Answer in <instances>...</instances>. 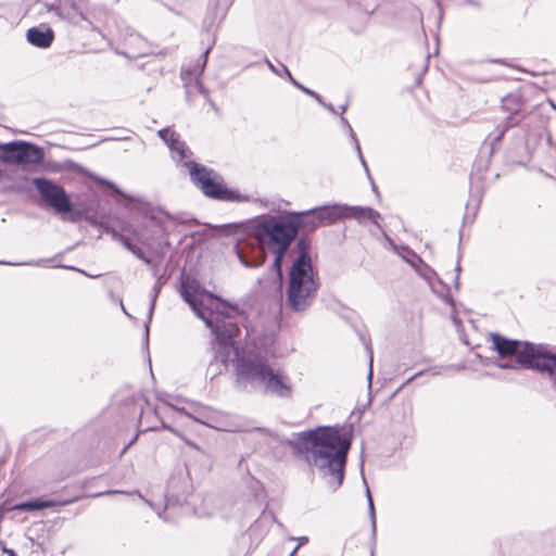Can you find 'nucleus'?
Listing matches in <instances>:
<instances>
[{
    "mask_svg": "<svg viewBox=\"0 0 556 556\" xmlns=\"http://www.w3.org/2000/svg\"><path fill=\"white\" fill-rule=\"evenodd\" d=\"M341 220L340 204L324 205L305 212L295 213L290 218L268 216L254 226L256 247L238 243L236 252L245 267H258L265 262L266 250L275 254L273 267L280 273L281 262L299 229L313 231L320 226L332 225Z\"/></svg>",
    "mask_w": 556,
    "mask_h": 556,
    "instance_id": "obj_1",
    "label": "nucleus"
},
{
    "mask_svg": "<svg viewBox=\"0 0 556 556\" xmlns=\"http://www.w3.org/2000/svg\"><path fill=\"white\" fill-rule=\"evenodd\" d=\"M351 433L340 426H323L296 434L293 447L306 464L317 470L320 479L332 491L344 480Z\"/></svg>",
    "mask_w": 556,
    "mask_h": 556,
    "instance_id": "obj_2",
    "label": "nucleus"
},
{
    "mask_svg": "<svg viewBox=\"0 0 556 556\" xmlns=\"http://www.w3.org/2000/svg\"><path fill=\"white\" fill-rule=\"evenodd\" d=\"M179 292L195 315L211 329L215 337L216 356L226 365L232 354V339L239 332V327L235 321L238 307L222 301L212 293H206L207 302L205 303L199 299L197 287L189 281L181 282Z\"/></svg>",
    "mask_w": 556,
    "mask_h": 556,
    "instance_id": "obj_3",
    "label": "nucleus"
},
{
    "mask_svg": "<svg viewBox=\"0 0 556 556\" xmlns=\"http://www.w3.org/2000/svg\"><path fill=\"white\" fill-rule=\"evenodd\" d=\"M235 371L237 384L244 391H261L266 395L290 399L293 395V383L288 374L280 367L271 366L267 352L254 348L241 351L235 349Z\"/></svg>",
    "mask_w": 556,
    "mask_h": 556,
    "instance_id": "obj_4",
    "label": "nucleus"
},
{
    "mask_svg": "<svg viewBox=\"0 0 556 556\" xmlns=\"http://www.w3.org/2000/svg\"><path fill=\"white\" fill-rule=\"evenodd\" d=\"M159 136L169 148L173 160L189 169L192 182L205 195L218 200H239V195L235 191L228 190L224 186L223 179L217 173L189 160L191 152L175 131L163 128L159 130Z\"/></svg>",
    "mask_w": 556,
    "mask_h": 556,
    "instance_id": "obj_5",
    "label": "nucleus"
},
{
    "mask_svg": "<svg viewBox=\"0 0 556 556\" xmlns=\"http://www.w3.org/2000/svg\"><path fill=\"white\" fill-rule=\"evenodd\" d=\"M491 341L502 358L514 356L520 367L546 374L556 388V354L547 345L510 340L497 333H491Z\"/></svg>",
    "mask_w": 556,
    "mask_h": 556,
    "instance_id": "obj_6",
    "label": "nucleus"
},
{
    "mask_svg": "<svg viewBox=\"0 0 556 556\" xmlns=\"http://www.w3.org/2000/svg\"><path fill=\"white\" fill-rule=\"evenodd\" d=\"M304 256L296 257L289 271L287 304L295 312L306 309L313 302L319 287L313 265Z\"/></svg>",
    "mask_w": 556,
    "mask_h": 556,
    "instance_id": "obj_7",
    "label": "nucleus"
},
{
    "mask_svg": "<svg viewBox=\"0 0 556 556\" xmlns=\"http://www.w3.org/2000/svg\"><path fill=\"white\" fill-rule=\"evenodd\" d=\"M45 160L43 149L28 141L0 143V161L22 167L37 166Z\"/></svg>",
    "mask_w": 556,
    "mask_h": 556,
    "instance_id": "obj_8",
    "label": "nucleus"
},
{
    "mask_svg": "<svg viewBox=\"0 0 556 556\" xmlns=\"http://www.w3.org/2000/svg\"><path fill=\"white\" fill-rule=\"evenodd\" d=\"M169 410L178 413L184 412V408H180L176 404L165 400H162L161 404L154 407L147 404V406L141 409V415L139 419L140 427L142 428L141 431L147 432L166 429L173 432L174 434H178V431L172 428L165 421V418L167 417Z\"/></svg>",
    "mask_w": 556,
    "mask_h": 556,
    "instance_id": "obj_9",
    "label": "nucleus"
},
{
    "mask_svg": "<svg viewBox=\"0 0 556 556\" xmlns=\"http://www.w3.org/2000/svg\"><path fill=\"white\" fill-rule=\"evenodd\" d=\"M34 185L41 199L55 212L67 213L71 211V201L61 186L46 178H35Z\"/></svg>",
    "mask_w": 556,
    "mask_h": 556,
    "instance_id": "obj_10",
    "label": "nucleus"
},
{
    "mask_svg": "<svg viewBox=\"0 0 556 556\" xmlns=\"http://www.w3.org/2000/svg\"><path fill=\"white\" fill-rule=\"evenodd\" d=\"M207 53L208 49L204 52V59L200 64L194 65L192 68H186L181 71V80L184 83L187 99H190L197 92L207 97V91L200 81V77L206 64Z\"/></svg>",
    "mask_w": 556,
    "mask_h": 556,
    "instance_id": "obj_11",
    "label": "nucleus"
},
{
    "mask_svg": "<svg viewBox=\"0 0 556 556\" xmlns=\"http://www.w3.org/2000/svg\"><path fill=\"white\" fill-rule=\"evenodd\" d=\"M341 208V219L353 218L359 223L368 219L371 220L375 225H378V219L380 218V213L371 207L367 206H350L346 204H340Z\"/></svg>",
    "mask_w": 556,
    "mask_h": 556,
    "instance_id": "obj_12",
    "label": "nucleus"
},
{
    "mask_svg": "<svg viewBox=\"0 0 556 556\" xmlns=\"http://www.w3.org/2000/svg\"><path fill=\"white\" fill-rule=\"evenodd\" d=\"M179 414H185L188 417L192 418L197 422H200L204 426H207L213 429L223 430L222 415L208 407H199L194 410L193 414L184 412H178Z\"/></svg>",
    "mask_w": 556,
    "mask_h": 556,
    "instance_id": "obj_13",
    "label": "nucleus"
},
{
    "mask_svg": "<svg viewBox=\"0 0 556 556\" xmlns=\"http://www.w3.org/2000/svg\"><path fill=\"white\" fill-rule=\"evenodd\" d=\"M147 217L159 226L165 235H168L173 227L181 223L178 216H174L161 208H151Z\"/></svg>",
    "mask_w": 556,
    "mask_h": 556,
    "instance_id": "obj_14",
    "label": "nucleus"
},
{
    "mask_svg": "<svg viewBox=\"0 0 556 556\" xmlns=\"http://www.w3.org/2000/svg\"><path fill=\"white\" fill-rule=\"evenodd\" d=\"M26 38L28 42L38 48H48L54 39V33L50 28L40 29L33 27L27 30Z\"/></svg>",
    "mask_w": 556,
    "mask_h": 556,
    "instance_id": "obj_15",
    "label": "nucleus"
},
{
    "mask_svg": "<svg viewBox=\"0 0 556 556\" xmlns=\"http://www.w3.org/2000/svg\"><path fill=\"white\" fill-rule=\"evenodd\" d=\"M125 43L127 47V50L125 51V54L129 58H139L142 55H146L149 52L148 43L147 41L138 34H130L126 39Z\"/></svg>",
    "mask_w": 556,
    "mask_h": 556,
    "instance_id": "obj_16",
    "label": "nucleus"
},
{
    "mask_svg": "<svg viewBox=\"0 0 556 556\" xmlns=\"http://www.w3.org/2000/svg\"><path fill=\"white\" fill-rule=\"evenodd\" d=\"M56 12L62 20L73 24H77L79 21L85 20V15L80 9L76 4L67 1L61 2Z\"/></svg>",
    "mask_w": 556,
    "mask_h": 556,
    "instance_id": "obj_17",
    "label": "nucleus"
},
{
    "mask_svg": "<svg viewBox=\"0 0 556 556\" xmlns=\"http://www.w3.org/2000/svg\"><path fill=\"white\" fill-rule=\"evenodd\" d=\"M72 501H63V502H56V501H27L20 504H16L14 506V509L21 510V511H33V510H39L43 508H50L54 506H64L66 504H70Z\"/></svg>",
    "mask_w": 556,
    "mask_h": 556,
    "instance_id": "obj_18",
    "label": "nucleus"
},
{
    "mask_svg": "<svg viewBox=\"0 0 556 556\" xmlns=\"http://www.w3.org/2000/svg\"><path fill=\"white\" fill-rule=\"evenodd\" d=\"M433 293L450 304L454 309V300L448 294V287L440 278L429 286Z\"/></svg>",
    "mask_w": 556,
    "mask_h": 556,
    "instance_id": "obj_19",
    "label": "nucleus"
},
{
    "mask_svg": "<svg viewBox=\"0 0 556 556\" xmlns=\"http://www.w3.org/2000/svg\"><path fill=\"white\" fill-rule=\"evenodd\" d=\"M502 104L504 110L509 111L511 113L510 115H514L516 118H518L517 114L520 112L522 106L519 94H509L505 97L502 101Z\"/></svg>",
    "mask_w": 556,
    "mask_h": 556,
    "instance_id": "obj_20",
    "label": "nucleus"
},
{
    "mask_svg": "<svg viewBox=\"0 0 556 556\" xmlns=\"http://www.w3.org/2000/svg\"><path fill=\"white\" fill-rule=\"evenodd\" d=\"M340 122L346 128V130L349 132V136H350V138L352 139V141L354 143V147H355V150H356V152L358 154V157H359V160H361L365 170L368 173V167H367L366 162H365V160H364V157L362 155L361 147L358 144V141H357L356 136H355V132L353 131L349 121L344 116H341L340 117Z\"/></svg>",
    "mask_w": 556,
    "mask_h": 556,
    "instance_id": "obj_21",
    "label": "nucleus"
},
{
    "mask_svg": "<svg viewBox=\"0 0 556 556\" xmlns=\"http://www.w3.org/2000/svg\"><path fill=\"white\" fill-rule=\"evenodd\" d=\"M415 270L421 278H424L428 282L429 286L439 278L437 273L424 261L421 262V264L418 265V267Z\"/></svg>",
    "mask_w": 556,
    "mask_h": 556,
    "instance_id": "obj_22",
    "label": "nucleus"
},
{
    "mask_svg": "<svg viewBox=\"0 0 556 556\" xmlns=\"http://www.w3.org/2000/svg\"><path fill=\"white\" fill-rule=\"evenodd\" d=\"M282 70L283 72L287 74L288 78L290 79V81L296 87L299 88L300 90H302L304 93L308 94L309 97H312L313 99H315L317 101V103H323V99L321 97L315 92L314 90L312 89H308L306 88L305 86H303L302 84H300L299 81H296L291 73L289 72V70L286 67V66H282Z\"/></svg>",
    "mask_w": 556,
    "mask_h": 556,
    "instance_id": "obj_23",
    "label": "nucleus"
},
{
    "mask_svg": "<svg viewBox=\"0 0 556 556\" xmlns=\"http://www.w3.org/2000/svg\"><path fill=\"white\" fill-rule=\"evenodd\" d=\"M519 122H520L519 118H516L514 115H509L504 125L496 127L495 135H494V141H500L503 138V136L505 135V132L509 128L517 125Z\"/></svg>",
    "mask_w": 556,
    "mask_h": 556,
    "instance_id": "obj_24",
    "label": "nucleus"
},
{
    "mask_svg": "<svg viewBox=\"0 0 556 556\" xmlns=\"http://www.w3.org/2000/svg\"><path fill=\"white\" fill-rule=\"evenodd\" d=\"M403 253H400L401 257L408 263L414 269L418 267L419 264H421L422 260L420 256H418L414 251H412L408 248H402Z\"/></svg>",
    "mask_w": 556,
    "mask_h": 556,
    "instance_id": "obj_25",
    "label": "nucleus"
},
{
    "mask_svg": "<svg viewBox=\"0 0 556 556\" xmlns=\"http://www.w3.org/2000/svg\"><path fill=\"white\" fill-rule=\"evenodd\" d=\"M161 291V283L157 281L152 290H151V303H150V306H149V312H148V323L146 324V331L148 332L149 331V323L151 321L152 319V315H153V311H154V306H155V302H156V299L159 296V293Z\"/></svg>",
    "mask_w": 556,
    "mask_h": 556,
    "instance_id": "obj_26",
    "label": "nucleus"
},
{
    "mask_svg": "<svg viewBox=\"0 0 556 556\" xmlns=\"http://www.w3.org/2000/svg\"><path fill=\"white\" fill-rule=\"evenodd\" d=\"M299 255L298 257L304 256L305 263L312 264V257L309 255V243L305 239H300L296 242Z\"/></svg>",
    "mask_w": 556,
    "mask_h": 556,
    "instance_id": "obj_27",
    "label": "nucleus"
},
{
    "mask_svg": "<svg viewBox=\"0 0 556 556\" xmlns=\"http://www.w3.org/2000/svg\"><path fill=\"white\" fill-rule=\"evenodd\" d=\"M367 500H368V511H369V517H370V522H371V533H372V536L375 538L376 530H377L376 514H375V506H374V502H372L369 489H367Z\"/></svg>",
    "mask_w": 556,
    "mask_h": 556,
    "instance_id": "obj_28",
    "label": "nucleus"
},
{
    "mask_svg": "<svg viewBox=\"0 0 556 556\" xmlns=\"http://www.w3.org/2000/svg\"><path fill=\"white\" fill-rule=\"evenodd\" d=\"M545 132H546V121L542 118L536 127L534 135L538 137H542V135Z\"/></svg>",
    "mask_w": 556,
    "mask_h": 556,
    "instance_id": "obj_29",
    "label": "nucleus"
},
{
    "mask_svg": "<svg viewBox=\"0 0 556 556\" xmlns=\"http://www.w3.org/2000/svg\"><path fill=\"white\" fill-rule=\"evenodd\" d=\"M178 438H180L188 446H190L193 450L201 451L200 446L194 443L193 441L188 440L186 437H184L179 431L178 434H176Z\"/></svg>",
    "mask_w": 556,
    "mask_h": 556,
    "instance_id": "obj_30",
    "label": "nucleus"
},
{
    "mask_svg": "<svg viewBox=\"0 0 556 556\" xmlns=\"http://www.w3.org/2000/svg\"><path fill=\"white\" fill-rule=\"evenodd\" d=\"M368 353H369V372H368V380L369 382L371 381V378H372V351L370 349V346H366Z\"/></svg>",
    "mask_w": 556,
    "mask_h": 556,
    "instance_id": "obj_31",
    "label": "nucleus"
},
{
    "mask_svg": "<svg viewBox=\"0 0 556 556\" xmlns=\"http://www.w3.org/2000/svg\"><path fill=\"white\" fill-rule=\"evenodd\" d=\"M295 540L299 542V544H298V546L292 551L291 556H293V555L296 553L298 548H299L301 545H304V544H306V543L308 542V538H307V536H300V538H298V539H295Z\"/></svg>",
    "mask_w": 556,
    "mask_h": 556,
    "instance_id": "obj_32",
    "label": "nucleus"
},
{
    "mask_svg": "<svg viewBox=\"0 0 556 556\" xmlns=\"http://www.w3.org/2000/svg\"><path fill=\"white\" fill-rule=\"evenodd\" d=\"M123 243L127 250H129L132 253H137V248L134 244H131L127 239L123 238Z\"/></svg>",
    "mask_w": 556,
    "mask_h": 556,
    "instance_id": "obj_33",
    "label": "nucleus"
},
{
    "mask_svg": "<svg viewBox=\"0 0 556 556\" xmlns=\"http://www.w3.org/2000/svg\"><path fill=\"white\" fill-rule=\"evenodd\" d=\"M123 243L127 250H129L132 253H137V248L134 244H131L127 239L123 238Z\"/></svg>",
    "mask_w": 556,
    "mask_h": 556,
    "instance_id": "obj_34",
    "label": "nucleus"
},
{
    "mask_svg": "<svg viewBox=\"0 0 556 556\" xmlns=\"http://www.w3.org/2000/svg\"><path fill=\"white\" fill-rule=\"evenodd\" d=\"M497 366L502 369H517L518 368V366L516 364H510V363H501Z\"/></svg>",
    "mask_w": 556,
    "mask_h": 556,
    "instance_id": "obj_35",
    "label": "nucleus"
},
{
    "mask_svg": "<svg viewBox=\"0 0 556 556\" xmlns=\"http://www.w3.org/2000/svg\"><path fill=\"white\" fill-rule=\"evenodd\" d=\"M321 106H324L326 110H328L330 113L332 114H337V111L336 109L333 108V105L329 104V103H326L324 100H323V103H319Z\"/></svg>",
    "mask_w": 556,
    "mask_h": 556,
    "instance_id": "obj_36",
    "label": "nucleus"
},
{
    "mask_svg": "<svg viewBox=\"0 0 556 556\" xmlns=\"http://www.w3.org/2000/svg\"><path fill=\"white\" fill-rule=\"evenodd\" d=\"M459 273H460V266L457 264L456 266V277H455V288L458 289L459 287Z\"/></svg>",
    "mask_w": 556,
    "mask_h": 556,
    "instance_id": "obj_37",
    "label": "nucleus"
},
{
    "mask_svg": "<svg viewBox=\"0 0 556 556\" xmlns=\"http://www.w3.org/2000/svg\"><path fill=\"white\" fill-rule=\"evenodd\" d=\"M137 257H139L140 260H143L144 262L149 263V260L144 257L143 253L141 252L140 249L137 248V253H134Z\"/></svg>",
    "mask_w": 556,
    "mask_h": 556,
    "instance_id": "obj_38",
    "label": "nucleus"
},
{
    "mask_svg": "<svg viewBox=\"0 0 556 556\" xmlns=\"http://www.w3.org/2000/svg\"><path fill=\"white\" fill-rule=\"evenodd\" d=\"M4 553H7L8 556H16L15 552L13 549H10V548H5Z\"/></svg>",
    "mask_w": 556,
    "mask_h": 556,
    "instance_id": "obj_39",
    "label": "nucleus"
},
{
    "mask_svg": "<svg viewBox=\"0 0 556 556\" xmlns=\"http://www.w3.org/2000/svg\"><path fill=\"white\" fill-rule=\"evenodd\" d=\"M346 109H348V104H343V105L340 106V111H341L340 114H341V116H343V113L346 111Z\"/></svg>",
    "mask_w": 556,
    "mask_h": 556,
    "instance_id": "obj_40",
    "label": "nucleus"
},
{
    "mask_svg": "<svg viewBox=\"0 0 556 556\" xmlns=\"http://www.w3.org/2000/svg\"><path fill=\"white\" fill-rule=\"evenodd\" d=\"M138 438V434L126 445L125 450H127L130 445H132L135 443V441L137 440Z\"/></svg>",
    "mask_w": 556,
    "mask_h": 556,
    "instance_id": "obj_41",
    "label": "nucleus"
},
{
    "mask_svg": "<svg viewBox=\"0 0 556 556\" xmlns=\"http://www.w3.org/2000/svg\"><path fill=\"white\" fill-rule=\"evenodd\" d=\"M420 375H421V372H417L416 375H414L412 378H409V379L407 380V383H408V382H410V381H413L416 377H418V376H420Z\"/></svg>",
    "mask_w": 556,
    "mask_h": 556,
    "instance_id": "obj_42",
    "label": "nucleus"
},
{
    "mask_svg": "<svg viewBox=\"0 0 556 556\" xmlns=\"http://www.w3.org/2000/svg\"><path fill=\"white\" fill-rule=\"evenodd\" d=\"M115 493H123V491L113 490V491L105 492V494H115Z\"/></svg>",
    "mask_w": 556,
    "mask_h": 556,
    "instance_id": "obj_43",
    "label": "nucleus"
},
{
    "mask_svg": "<svg viewBox=\"0 0 556 556\" xmlns=\"http://www.w3.org/2000/svg\"><path fill=\"white\" fill-rule=\"evenodd\" d=\"M467 3H470V4H473V5H478V3L476 1H472V0H466Z\"/></svg>",
    "mask_w": 556,
    "mask_h": 556,
    "instance_id": "obj_44",
    "label": "nucleus"
},
{
    "mask_svg": "<svg viewBox=\"0 0 556 556\" xmlns=\"http://www.w3.org/2000/svg\"><path fill=\"white\" fill-rule=\"evenodd\" d=\"M0 264H8L7 262L0 261ZM10 265H13L12 263H9ZM15 265H22V263H16Z\"/></svg>",
    "mask_w": 556,
    "mask_h": 556,
    "instance_id": "obj_45",
    "label": "nucleus"
},
{
    "mask_svg": "<svg viewBox=\"0 0 556 556\" xmlns=\"http://www.w3.org/2000/svg\"><path fill=\"white\" fill-rule=\"evenodd\" d=\"M452 318H453V321H454L455 324H457L458 319H457V317L455 316V314H453Z\"/></svg>",
    "mask_w": 556,
    "mask_h": 556,
    "instance_id": "obj_46",
    "label": "nucleus"
},
{
    "mask_svg": "<svg viewBox=\"0 0 556 556\" xmlns=\"http://www.w3.org/2000/svg\"><path fill=\"white\" fill-rule=\"evenodd\" d=\"M104 184H106L108 186H110L111 188H114V185L112 182H109V181H103Z\"/></svg>",
    "mask_w": 556,
    "mask_h": 556,
    "instance_id": "obj_47",
    "label": "nucleus"
},
{
    "mask_svg": "<svg viewBox=\"0 0 556 556\" xmlns=\"http://www.w3.org/2000/svg\"><path fill=\"white\" fill-rule=\"evenodd\" d=\"M138 240H140L142 242V244H148L147 241L141 238H138Z\"/></svg>",
    "mask_w": 556,
    "mask_h": 556,
    "instance_id": "obj_48",
    "label": "nucleus"
},
{
    "mask_svg": "<svg viewBox=\"0 0 556 556\" xmlns=\"http://www.w3.org/2000/svg\"><path fill=\"white\" fill-rule=\"evenodd\" d=\"M132 494H136V495H138L139 497H142V496H141V494H140V492H138V491H135Z\"/></svg>",
    "mask_w": 556,
    "mask_h": 556,
    "instance_id": "obj_49",
    "label": "nucleus"
},
{
    "mask_svg": "<svg viewBox=\"0 0 556 556\" xmlns=\"http://www.w3.org/2000/svg\"><path fill=\"white\" fill-rule=\"evenodd\" d=\"M268 66H269L273 71H275V68H274V66H273V64H271L270 62H268Z\"/></svg>",
    "mask_w": 556,
    "mask_h": 556,
    "instance_id": "obj_50",
    "label": "nucleus"
}]
</instances>
